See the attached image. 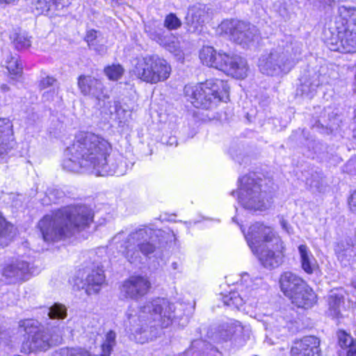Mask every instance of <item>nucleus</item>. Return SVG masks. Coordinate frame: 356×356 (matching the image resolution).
Wrapping results in <instances>:
<instances>
[{"mask_svg":"<svg viewBox=\"0 0 356 356\" xmlns=\"http://www.w3.org/2000/svg\"><path fill=\"white\" fill-rule=\"evenodd\" d=\"M337 344L340 348L337 352V356H356V338L343 329L337 332Z\"/></svg>","mask_w":356,"mask_h":356,"instance_id":"17","label":"nucleus"},{"mask_svg":"<svg viewBox=\"0 0 356 356\" xmlns=\"http://www.w3.org/2000/svg\"><path fill=\"white\" fill-rule=\"evenodd\" d=\"M18 0H0V6L15 3Z\"/></svg>","mask_w":356,"mask_h":356,"instance_id":"45","label":"nucleus"},{"mask_svg":"<svg viewBox=\"0 0 356 356\" xmlns=\"http://www.w3.org/2000/svg\"><path fill=\"white\" fill-rule=\"evenodd\" d=\"M69 159L64 161V168L71 171L83 169L99 176L111 172L110 157L112 144L102 136L90 131L76 134L67 148Z\"/></svg>","mask_w":356,"mask_h":356,"instance_id":"1","label":"nucleus"},{"mask_svg":"<svg viewBox=\"0 0 356 356\" xmlns=\"http://www.w3.org/2000/svg\"><path fill=\"white\" fill-rule=\"evenodd\" d=\"M173 313V305L165 299H162L159 303L154 305L149 315L145 314L143 308L140 309L136 316V319H134L133 322L130 321L131 326H137L134 332L135 339L141 343L147 341L146 337H138V336L146 333L150 324L153 322L158 321L159 325L162 328L168 327L172 323Z\"/></svg>","mask_w":356,"mask_h":356,"instance_id":"7","label":"nucleus"},{"mask_svg":"<svg viewBox=\"0 0 356 356\" xmlns=\"http://www.w3.org/2000/svg\"><path fill=\"white\" fill-rule=\"evenodd\" d=\"M15 47L18 50H22L29 48L31 42L30 39L24 34H17L13 40Z\"/></svg>","mask_w":356,"mask_h":356,"instance_id":"36","label":"nucleus"},{"mask_svg":"<svg viewBox=\"0 0 356 356\" xmlns=\"http://www.w3.org/2000/svg\"><path fill=\"white\" fill-rule=\"evenodd\" d=\"M106 276L102 267L95 266L86 277L83 288L88 295L98 293L105 284Z\"/></svg>","mask_w":356,"mask_h":356,"instance_id":"18","label":"nucleus"},{"mask_svg":"<svg viewBox=\"0 0 356 356\" xmlns=\"http://www.w3.org/2000/svg\"><path fill=\"white\" fill-rule=\"evenodd\" d=\"M120 290L124 298L138 300L151 293L152 284L148 276L133 274L122 282Z\"/></svg>","mask_w":356,"mask_h":356,"instance_id":"10","label":"nucleus"},{"mask_svg":"<svg viewBox=\"0 0 356 356\" xmlns=\"http://www.w3.org/2000/svg\"><path fill=\"white\" fill-rule=\"evenodd\" d=\"M35 8L38 13H43L51 10L50 2L49 0H37L35 3Z\"/></svg>","mask_w":356,"mask_h":356,"instance_id":"38","label":"nucleus"},{"mask_svg":"<svg viewBox=\"0 0 356 356\" xmlns=\"http://www.w3.org/2000/svg\"><path fill=\"white\" fill-rule=\"evenodd\" d=\"M243 232L251 251L264 267L278 266L284 257L285 245L272 226L257 221Z\"/></svg>","mask_w":356,"mask_h":356,"instance_id":"3","label":"nucleus"},{"mask_svg":"<svg viewBox=\"0 0 356 356\" xmlns=\"http://www.w3.org/2000/svg\"><path fill=\"white\" fill-rule=\"evenodd\" d=\"M334 26L325 29L323 39L327 47L334 51H356V9L341 6Z\"/></svg>","mask_w":356,"mask_h":356,"instance_id":"4","label":"nucleus"},{"mask_svg":"<svg viewBox=\"0 0 356 356\" xmlns=\"http://www.w3.org/2000/svg\"><path fill=\"white\" fill-rule=\"evenodd\" d=\"M29 264L23 261H17L6 264L2 268L1 274L6 279L22 277L29 273Z\"/></svg>","mask_w":356,"mask_h":356,"instance_id":"22","label":"nucleus"},{"mask_svg":"<svg viewBox=\"0 0 356 356\" xmlns=\"http://www.w3.org/2000/svg\"><path fill=\"white\" fill-rule=\"evenodd\" d=\"M16 145L13 121L8 118H0V158L7 154Z\"/></svg>","mask_w":356,"mask_h":356,"instance_id":"15","label":"nucleus"},{"mask_svg":"<svg viewBox=\"0 0 356 356\" xmlns=\"http://www.w3.org/2000/svg\"><path fill=\"white\" fill-rule=\"evenodd\" d=\"M145 31L149 34V37L155 40L159 44L166 46L168 43V38L170 37L169 35H164L163 33L161 32V30L157 31L156 30H152L151 27L148 25L145 26Z\"/></svg>","mask_w":356,"mask_h":356,"instance_id":"31","label":"nucleus"},{"mask_svg":"<svg viewBox=\"0 0 356 356\" xmlns=\"http://www.w3.org/2000/svg\"><path fill=\"white\" fill-rule=\"evenodd\" d=\"M354 246L350 239H346L337 242L334 245V252L337 257H344L348 250H351Z\"/></svg>","mask_w":356,"mask_h":356,"instance_id":"34","label":"nucleus"},{"mask_svg":"<svg viewBox=\"0 0 356 356\" xmlns=\"http://www.w3.org/2000/svg\"><path fill=\"white\" fill-rule=\"evenodd\" d=\"M181 25V20L173 13L168 15L165 18L164 26L168 30L177 29Z\"/></svg>","mask_w":356,"mask_h":356,"instance_id":"37","label":"nucleus"},{"mask_svg":"<svg viewBox=\"0 0 356 356\" xmlns=\"http://www.w3.org/2000/svg\"><path fill=\"white\" fill-rule=\"evenodd\" d=\"M40 86L41 88H46L49 87L58 88V83L56 79L53 77L47 76L40 81Z\"/></svg>","mask_w":356,"mask_h":356,"instance_id":"41","label":"nucleus"},{"mask_svg":"<svg viewBox=\"0 0 356 356\" xmlns=\"http://www.w3.org/2000/svg\"><path fill=\"white\" fill-rule=\"evenodd\" d=\"M104 72L111 80H118L124 73V68L119 64L108 65L104 68Z\"/></svg>","mask_w":356,"mask_h":356,"instance_id":"33","label":"nucleus"},{"mask_svg":"<svg viewBox=\"0 0 356 356\" xmlns=\"http://www.w3.org/2000/svg\"><path fill=\"white\" fill-rule=\"evenodd\" d=\"M229 100V90H211L209 94H206V90H193L191 95V104L194 107L202 109H209Z\"/></svg>","mask_w":356,"mask_h":356,"instance_id":"13","label":"nucleus"},{"mask_svg":"<svg viewBox=\"0 0 356 356\" xmlns=\"http://www.w3.org/2000/svg\"><path fill=\"white\" fill-rule=\"evenodd\" d=\"M136 251L132 248L131 245H127L123 250V254L129 261H131V259L136 257Z\"/></svg>","mask_w":356,"mask_h":356,"instance_id":"43","label":"nucleus"},{"mask_svg":"<svg viewBox=\"0 0 356 356\" xmlns=\"http://www.w3.org/2000/svg\"><path fill=\"white\" fill-rule=\"evenodd\" d=\"M229 86L227 82L218 79H211L200 83V89H227Z\"/></svg>","mask_w":356,"mask_h":356,"instance_id":"30","label":"nucleus"},{"mask_svg":"<svg viewBox=\"0 0 356 356\" xmlns=\"http://www.w3.org/2000/svg\"><path fill=\"white\" fill-rule=\"evenodd\" d=\"M48 315L51 319H63L67 316V309L62 304L54 303L50 307Z\"/></svg>","mask_w":356,"mask_h":356,"instance_id":"32","label":"nucleus"},{"mask_svg":"<svg viewBox=\"0 0 356 356\" xmlns=\"http://www.w3.org/2000/svg\"><path fill=\"white\" fill-rule=\"evenodd\" d=\"M291 356H321V341L314 335L295 339L291 346Z\"/></svg>","mask_w":356,"mask_h":356,"instance_id":"14","label":"nucleus"},{"mask_svg":"<svg viewBox=\"0 0 356 356\" xmlns=\"http://www.w3.org/2000/svg\"><path fill=\"white\" fill-rule=\"evenodd\" d=\"M97 38V32L95 30H90L87 32L85 40L87 42L90 48L95 45V40Z\"/></svg>","mask_w":356,"mask_h":356,"instance_id":"42","label":"nucleus"},{"mask_svg":"<svg viewBox=\"0 0 356 356\" xmlns=\"http://www.w3.org/2000/svg\"><path fill=\"white\" fill-rule=\"evenodd\" d=\"M217 68L227 74L234 73L235 71L232 68L233 64L237 63V60L241 61L238 58V55L235 54H227L222 51H219V58Z\"/></svg>","mask_w":356,"mask_h":356,"instance_id":"24","label":"nucleus"},{"mask_svg":"<svg viewBox=\"0 0 356 356\" xmlns=\"http://www.w3.org/2000/svg\"><path fill=\"white\" fill-rule=\"evenodd\" d=\"M238 58L241 61L237 60V63L233 64L232 65V68L235 72L229 74V75L236 79H244L248 75L249 67L247 60L244 58L238 55Z\"/></svg>","mask_w":356,"mask_h":356,"instance_id":"29","label":"nucleus"},{"mask_svg":"<svg viewBox=\"0 0 356 356\" xmlns=\"http://www.w3.org/2000/svg\"><path fill=\"white\" fill-rule=\"evenodd\" d=\"M261 181V179L254 180L252 188L251 189L252 192L250 194H252L254 191H257L258 190L259 193H261L263 192L261 191V184L260 183Z\"/></svg>","mask_w":356,"mask_h":356,"instance_id":"44","label":"nucleus"},{"mask_svg":"<svg viewBox=\"0 0 356 356\" xmlns=\"http://www.w3.org/2000/svg\"><path fill=\"white\" fill-rule=\"evenodd\" d=\"M221 296L222 302L228 307L238 309L245 303V300L236 291H231Z\"/></svg>","mask_w":356,"mask_h":356,"instance_id":"26","label":"nucleus"},{"mask_svg":"<svg viewBox=\"0 0 356 356\" xmlns=\"http://www.w3.org/2000/svg\"><path fill=\"white\" fill-rule=\"evenodd\" d=\"M171 67L167 61L157 56L144 58L136 67L137 76L151 83L164 81L169 77Z\"/></svg>","mask_w":356,"mask_h":356,"instance_id":"9","label":"nucleus"},{"mask_svg":"<svg viewBox=\"0 0 356 356\" xmlns=\"http://www.w3.org/2000/svg\"><path fill=\"white\" fill-rule=\"evenodd\" d=\"M51 10H60L70 5V0H49Z\"/></svg>","mask_w":356,"mask_h":356,"instance_id":"39","label":"nucleus"},{"mask_svg":"<svg viewBox=\"0 0 356 356\" xmlns=\"http://www.w3.org/2000/svg\"><path fill=\"white\" fill-rule=\"evenodd\" d=\"M18 331L24 339L20 349L22 353L46 352L54 346L51 334L45 331L38 320H20L18 323Z\"/></svg>","mask_w":356,"mask_h":356,"instance_id":"6","label":"nucleus"},{"mask_svg":"<svg viewBox=\"0 0 356 356\" xmlns=\"http://www.w3.org/2000/svg\"><path fill=\"white\" fill-rule=\"evenodd\" d=\"M300 86L301 87L312 88L319 87L320 81L318 75L314 71H305L299 78Z\"/></svg>","mask_w":356,"mask_h":356,"instance_id":"28","label":"nucleus"},{"mask_svg":"<svg viewBox=\"0 0 356 356\" xmlns=\"http://www.w3.org/2000/svg\"><path fill=\"white\" fill-rule=\"evenodd\" d=\"M300 254V264L302 270L311 275L319 270L318 263L306 244H301L298 248Z\"/></svg>","mask_w":356,"mask_h":356,"instance_id":"19","label":"nucleus"},{"mask_svg":"<svg viewBox=\"0 0 356 356\" xmlns=\"http://www.w3.org/2000/svg\"><path fill=\"white\" fill-rule=\"evenodd\" d=\"M291 46H277L261 55L258 60L259 70L268 76H281L288 73L295 63L290 53Z\"/></svg>","mask_w":356,"mask_h":356,"instance_id":"8","label":"nucleus"},{"mask_svg":"<svg viewBox=\"0 0 356 356\" xmlns=\"http://www.w3.org/2000/svg\"><path fill=\"white\" fill-rule=\"evenodd\" d=\"M95 213L89 207L68 204L53 210L38 222L37 228L47 243L63 241L89 228L94 222Z\"/></svg>","mask_w":356,"mask_h":356,"instance_id":"2","label":"nucleus"},{"mask_svg":"<svg viewBox=\"0 0 356 356\" xmlns=\"http://www.w3.org/2000/svg\"><path fill=\"white\" fill-rule=\"evenodd\" d=\"M347 204L349 211L356 214V189L353 191L347 199Z\"/></svg>","mask_w":356,"mask_h":356,"instance_id":"40","label":"nucleus"},{"mask_svg":"<svg viewBox=\"0 0 356 356\" xmlns=\"http://www.w3.org/2000/svg\"><path fill=\"white\" fill-rule=\"evenodd\" d=\"M116 344V334L110 330L105 334V339L100 345L101 353L92 354L89 349L84 347H65L60 350V356H111L113 347Z\"/></svg>","mask_w":356,"mask_h":356,"instance_id":"12","label":"nucleus"},{"mask_svg":"<svg viewBox=\"0 0 356 356\" xmlns=\"http://www.w3.org/2000/svg\"><path fill=\"white\" fill-rule=\"evenodd\" d=\"M220 28L239 44L253 41L258 34V30L254 25L237 19L225 20L220 24Z\"/></svg>","mask_w":356,"mask_h":356,"instance_id":"11","label":"nucleus"},{"mask_svg":"<svg viewBox=\"0 0 356 356\" xmlns=\"http://www.w3.org/2000/svg\"><path fill=\"white\" fill-rule=\"evenodd\" d=\"M352 286L356 290V281L352 282Z\"/></svg>","mask_w":356,"mask_h":356,"instance_id":"47","label":"nucleus"},{"mask_svg":"<svg viewBox=\"0 0 356 356\" xmlns=\"http://www.w3.org/2000/svg\"><path fill=\"white\" fill-rule=\"evenodd\" d=\"M131 314H129V315H128V318H129V319H130V318H131Z\"/></svg>","mask_w":356,"mask_h":356,"instance_id":"48","label":"nucleus"},{"mask_svg":"<svg viewBox=\"0 0 356 356\" xmlns=\"http://www.w3.org/2000/svg\"><path fill=\"white\" fill-rule=\"evenodd\" d=\"M209 18L208 9L204 4L191 6L186 15L187 24L191 25L194 31L202 26Z\"/></svg>","mask_w":356,"mask_h":356,"instance_id":"21","label":"nucleus"},{"mask_svg":"<svg viewBox=\"0 0 356 356\" xmlns=\"http://www.w3.org/2000/svg\"><path fill=\"white\" fill-rule=\"evenodd\" d=\"M5 66L10 74L20 75L22 72V64L19 62L18 56L7 53L5 58Z\"/></svg>","mask_w":356,"mask_h":356,"instance_id":"27","label":"nucleus"},{"mask_svg":"<svg viewBox=\"0 0 356 356\" xmlns=\"http://www.w3.org/2000/svg\"><path fill=\"white\" fill-rule=\"evenodd\" d=\"M93 49L99 51V54H104L106 51V48L104 46H101L99 49H97L95 47H93Z\"/></svg>","mask_w":356,"mask_h":356,"instance_id":"46","label":"nucleus"},{"mask_svg":"<svg viewBox=\"0 0 356 356\" xmlns=\"http://www.w3.org/2000/svg\"><path fill=\"white\" fill-rule=\"evenodd\" d=\"M219 51L217 52L211 47H204L200 52V59L204 65L217 68Z\"/></svg>","mask_w":356,"mask_h":356,"instance_id":"25","label":"nucleus"},{"mask_svg":"<svg viewBox=\"0 0 356 356\" xmlns=\"http://www.w3.org/2000/svg\"><path fill=\"white\" fill-rule=\"evenodd\" d=\"M326 302L327 311L330 316L335 318L342 317L341 307L345 303V297L341 289H332L327 296Z\"/></svg>","mask_w":356,"mask_h":356,"instance_id":"20","label":"nucleus"},{"mask_svg":"<svg viewBox=\"0 0 356 356\" xmlns=\"http://www.w3.org/2000/svg\"><path fill=\"white\" fill-rule=\"evenodd\" d=\"M279 286L284 297L297 309L308 311L318 303V296L314 289L293 272H283L279 277Z\"/></svg>","mask_w":356,"mask_h":356,"instance_id":"5","label":"nucleus"},{"mask_svg":"<svg viewBox=\"0 0 356 356\" xmlns=\"http://www.w3.org/2000/svg\"><path fill=\"white\" fill-rule=\"evenodd\" d=\"M99 81L90 76L81 75L79 78L78 85L81 89L98 88Z\"/></svg>","mask_w":356,"mask_h":356,"instance_id":"35","label":"nucleus"},{"mask_svg":"<svg viewBox=\"0 0 356 356\" xmlns=\"http://www.w3.org/2000/svg\"><path fill=\"white\" fill-rule=\"evenodd\" d=\"M15 229L14 225L10 222L0 211V246H8L13 240L12 233Z\"/></svg>","mask_w":356,"mask_h":356,"instance_id":"23","label":"nucleus"},{"mask_svg":"<svg viewBox=\"0 0 356 356\" xmlns=\"http://www.w3.org/2000/svg\"><path fill=\"white\" fill-rule=\"evenodd\" d=\"M152 238L151 229L147 228H140L132 232L129 235V238L133 243H137L138 250L145 256H147L154 252L156 246L150 239Z\"/></svg>","mask_w":356,"mask_h":356,"instance_id":"16","label":"nucleus"}]
</instances>
